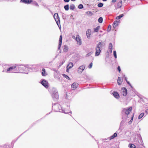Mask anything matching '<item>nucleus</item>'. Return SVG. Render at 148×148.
<instances>
[{
  "label": "nucleus",
  "mask_w": 148,
  "mask_h": 148,
  "mask_svg": "<svg viewBox=\"0 0 148 148\" xmlns=\"http://www.w3.org/2000/svg\"><path fill=\"white\" fill-rule=\"evenodd\" d=\"M103 1H106L107 0H102Z\"/></svg>",
  "instance_id": "nucleus-63"
},
{
  "label": "nucleus",
  "mask_w": 148,
  "mask_h": 148,
  "mask_svg": "<svg viewBox=\"0 0 148 148\" xmlns=\"http://www.w3.org/2000/svg\"><path fill=\"white\" fill-rule=\"evenodd\" d=\"M52 110L53 111L56 112H62L66 114H72V112L69 110H67L64 109L60 104L57 103H55L52 104Z\"/></svg>",
  "instance_id": "nucleus-2"
},
{
  "label": "nucleus",
  "mask_w": 148,
  "mask_h": 148,
  "mask_svg": "<svg viewBox=\"0 0 148 148\" xmlns=\"http://www.w3.org/2000/svg\"><path fill=\"white\" fill-rule=\"evenodd\" d=\"M86 13L90 16H92L93 15V13L90 11H88L86 12Z\"/></svg>",
  "instance_id": "nucleus-34"
},
{
  "label": "nucleus",
  "mask_w": 148,
  "mask_h": 148,
  "mask_svg": "<svg viewBox=\"0 0 148 148\" xmlns=\"http://www.w3.org/2000/svg\"><path fill=\"white\" fill-rule=\"evenodd\" d=\"M119 22V21H118L117 20L113 22L112 24V26L114 28V29L116 27L118 26V23Z\"/></svg>",
  "instance_id": "nucleus-21"
},
{
  "label": "nucleus",
  "mask_w": 148,
  "mask_h": 148,
  "mask_svg": "<svg viewBox=\"0 0 148 148\" xmlns=\"http://www.w3.org/2000/svg\"><path fill=\"white\" fill-rule=\"evenodd\" d=\"M40 120H38V121H36L34 123L32 124V126H30L29 127V129L27 130H26V131H25V132H24L23 133H22L21 135H20L17 138V140L20 137L21 135H23L24 133H25V132H26L29 129H30V128H31L38 121H39Z\"/></svg>",
  "instance_id": "nucleus-24"
},
{
  "label": "nucleus",
  "mask_w": 148,
  "mask_h": 148,
  "mask_svg": "<svg viewBox=\"0 0 148 148\" xmlns=\"http://www.w3.org/2000/svg\"><path fill=\"white\" fill-rule=\"evenodd\" d=\"M63 63H64V62H62L61 65H62L63 64Z\"/></svg>",
  "instance_id": "nucleus-64"
},
{
  "label": "nucleus",
  "mask_w": 148,
  "mask_h": 148,
  "mask_svg": "<svg viewBox=\"0 0 148 148\" xmlns=\"http://www.w3.org/2000/svg\"><path fill=\"white\" fill-rule=\"evenodd\" d=\"M75 8V6L73 4H72L70 5V8L71 10H74Z\"/></svg>",
  "instance_id": "nucleus-33"
},
{
  "label": "nucleus",
  "mask_w": 148,
  "mask_h": 148,
  "mask_svg": "<svg viewBox=\"0 0 148 148\" xmlns=\"http://www.w3.org/2000/svg\"><path fill=\"white\" fill-rule=\"evenodd\" d=\"M72 38L73 39H74V38L75 39V40L76 37L75 36H73L72 37Z\"/></svg>",
  "instance_id": "nucleus-59"
},
{
  "label": "nucleus",
  "mask_w": 148,
  "mask_h": 148,
  "mask_svg": "<svg viewBox=\"0 0 148 148\" xmlns=\"http://www.w3.org/2000/svg\"><path fill=\"white\" fill-rule=\"evenodd\" d=\"M116 0H112L111 2L113 3L116 2Z\"/></svg>",
  "instance_id": "nucleus-55"
},
{
  "label": "nucleus",
  "mask_w": 148,
  "mask_h": 148,
  "mask_svg": "<svg viewBox=\"0 0 148 148\" xmlns=\"http://www.w3.org/2000/svg\"><path fill=\"white\" fill-rule=\"evenodd\" d=\"M16 67L15 64L13 66H11L8 68L6 71V72L7 73H14L16 72Z\"/></svg>",
  "instance_id": "nucleus-6"
},
{
  "label": "nucleus",
  "mask_w": 148,
  "mask_h": 148,
  "mask_svg": "<svg viewBox=\"0 0 148 148\" xmlns=\"http://www.w3.org/2000/svg\"><path fill=\"white\" fill-rule=\"evenodd\" d=\"M122 0H120L117 3V8H121L122 5Z\"/></svg>",
  "instance_id": "nucleus-27"
},
{
  "label": "nucleus",
  "mask_w": 148,
  "mask_h": 148,
  "mask_svg": "<svg viewBox=\"0 0 148 148\" xmlns=\"http://www.w3.org/2000/svg\"><path fill=\"white\" fill-rule=\"evenodd\" d=\"M117 69L119 73H120L121 71V69L119 66H118L117 67Z\"/></svg>",
  "instance_id": "nucleus-50"
},
{
  "label": "nucleus",
  "mask_w": 148,
  "mask_h": 148,
  "mask_svg": "<svg viewBox=\"0 0 148 148\" xmlns=\"http://www.w3.org/2000/svg\"><path fill=\"white\" fill-rule=\"evenodd\" d=\"M16 67V72H14L15 73H26L24 71L27 68V64L24 65L22 64H15Z\"/></svg>",
  "instance_id": "nucleus-3"
},
{
  "label": "nucleus",
  "mask_w": 148,
  "mask_h": 148,
  "mask_svg": "<svg viewBox=\"0 0 148 148\" xmlns=\"http://www.w3.org/2000/svg\"><path fill=\"white\" fill-rule=\"evenodd\" d=\"M78 86V84L74 82L73 83L71 86V88L72 90H75L76 88Z\"/></svg>",
  "instance_id": "nucleus-22"
},
{
  "label": "nucleus",
  "mask_w": 148,
  "mask_h": 148,
  "mask_svg": "<svg viewBox=\"0 0 148 148\" xmlns=\"http://www.w3.org/2000/svg\"><path fill=\"white\" fill-rule=\"evenodd\" d=\"M121 93L123 96H126L127 93V88L125 87L122 88H121Z\"/></svg>",
  "instance_id": "nucleus-10"
},
{
  "label": "nucleus",
  "mask_w": 148,
  "mask_h": 148,
  "mask_svg": "<svg viewBox=\"0 0 148 148\" xmlns=\"http://www.w3.org/2000/svg\"><path fill=\"white\" fill-rule=\"evenodd\" d=\"M37 65H32L27 66V68L29 71H35L37 69Z\"/></svg>",
  "instance_id": "nucleus-8"
},
{
  "label": "nucleus",
  "mask_w": 148,
  "mask_h": 148,
  "mask_svg": "<svg viewBox=\"0 0 148 148\" xmlns=\"http://www.w3.org/2000/svg\"><path fill=\"white\" fill-rule=\"evenodd\" d=\"M68 47L66 45H65L64 46L63 51L65 52H66L68 51Z\"/></svg>",
  "instance_id": "nucleus-29"
},
{
  "label": "nucleus",
  "mask_w": 148,
  "mask_h": 148,
  "mask_svg": "<svg viewBox=\"0 0 148 148\" xmlns=\"http://www.w3.org/2000/svg\"><path fill=\"white\" fill-rule=\"evenodd\" d=\"M74 66L72 62H70L69 63L66 67L71 69Z\"/></svg>",
  "instance_id": "nucleus-25"
},
{
  "label": "nucleus",
  "mask_w": 148,
  "mask_h": 148,
  "mask_svg": "<svg viewBox=\"0 0 148 148\" xmlns=\"http://www.w3.org/2000/svg\"><path fill=\"white\" fill-rule=\"evenodd\" d=\"M56 23L58 26L59 29H61V26L60 24V22H57Z\"/></svg>",
  "instance_id": "nucleus-48"
},
{
  "label": "nucleus",
  "mask_w": 148,
  "mask_h": 148,
  "mask_svg": "<svg viewBox=\"0 0 148 148\" xmlns=\"http://www.w3.org/2000/svg\"><path fill=\"white\" fill-rule=\"evenodd\" d=\"M84 8L83 5L82 4H79L78 6V8L79 9H82Z\"/></svg>",
  "instance_id": "nucleus-46"
},
{
  "label": "nucleus",
  "mask_w": 148,
  "mask_h": 148,
  "mask_svg": "<svg viewBox=\"0 0 148 148\" xmlns=\"http://www.w3.org/2000/svg\"><path fill=\"white\" fill-rule=\"evenodd\" d=\"M58 73H59V72L56 71V73L54 74V76L55 78L57 79L58 81H60V79L58 74Z\"/></svg>",
  "instance_id": "nucleus-20"
},
{
  "label": "nucleus",
  "mask_w": 148,
  "mask_h": 148,
  "mask_svg": "<svg viewBox=\"0 0 148 148\" xmlns=\"http://www.w3.org/2000/svg\"><path fill=\"white\" fill-rule=\"evenodd\" d=\"M51 112H49V113H48V114H46V115H48V114H49L51 113Z\"/></svg>",
  "instance_id": "nucleus-62"
},
{
  "label": "nucleus",
  "mask_w": 148,
  "mask_h": 148,
  "mask_svg": "<svg viewBox=\"0 0 148 148\" xmlns=\"http://www.w3.org/2000/svg\"><path fill=\"white\" fill-rule=\"evenodd\" d=\"M124 16V14H121L119 16H117L116 17V19L117 20H119L122 17Z\"/></svg>",
  "instance_id": "nucleus-32"
},
{
  "label": "nucleus",
  "mask_w": 148,
  "mask_h": 148,
  "mask_svg": "<svg viewBox=\"0 0 148 148\" xmlns=\"http://www.w3.org/2000/svg\"><path fill=\"white\" fill-rule=\"evenodd\" d=\"M46 71L45 69L43 68L42 69L41 73L42 75L43 76H45L46 75L45 74Z\"/></svg>",
  "instance_id": "nucleus-30"
},
{
  "label": "nucleus",
  "mask_w": 148,
  "mask_h": 148,
  "mask_svg": "<svg viewBox=\"0 0 148 148\" xmlns=\"http://www.w3.org/2000/svg\"><path fill=\"white\" fill-rule=\"evenodd\" d=\"M75 40L77 42V44L79 45H82V42L81 41V39L78 34H77L76 36Z\"/></svg>",
  "instance_id": "nucleus-13"
},
{
  "label": "nucleus",
  "mask_w": 148,
  "mask_h": 148,
  "mask_svg": "<svg viewBox=\"0 0 148 148\" xmlns=\"http://www.w3.org/2000/svg\"><path fill=\"white\" fill-rule=\"evenodd\" d=\"M58 55H59V53L57 54H56V56L54 58H53V60H54L57 57Z\"/></svg>",
  "instance_id": "nucleus-52"
},
{
  "label": "nucleus",
  "mask_w": 148,
  "mask_h": 148,
  "mask_svg": "<svg viewBox=\"0 0 148 148\" xmlns=\"http://www.w3.org/2000/svg\"><path fill=\"white\" fill-rule=\"evenodd\" d=\"M103 18L102 17H100L98 19V21L100 23H102L103 22Z\"/></svg>",
  "instance_id": "nucleus-37"
},
{
  "label": "nucleus",
  "mask_w": 148,
  "mask_h": 148,
  "mask_svg": "<svg viewBox=\"0 0 148 148\" xmlns=\"http://www.w3.org/2000/svg\"><path fill=\"white\" fill-rule=\"evenodd\" d=\"M62 75L64 77H65V78H66L68 80H71L70 78L67 75L65 74H62Z\"/></svg>",
  "instance_id": "nucleus-40"
},
{
  "label": "nucleus",
  "mask_w": 148,
  "mask_h": 148,
  "mask_svg": "<svg viewBox=\"0 0 148 148\" xmlns=\"http://www.w3.org/2000/svg\"><path fill=\"white\" fill-rule=\"evenodd\" d=\"M91 29H88L86 32V35L88 38L89 39L91 35Z\"/></svg>",
  "instance_id": "nucleus-19"
},
{
  "label": "nucleus",
  "mask_w": 148,
  "mask_h": 148,
  "mask_svg": "<svg viewBox=\"0 0 148 148\" xmlns=\"http://www.w3.org/2000/svg\"><path fill=\"white\" fill-rule=\"evenodd\" d=\"M62 17L63 19L65 20L66 19V15L64 14H62Z\"/></svg>",
  "instance_id": "nucleus-49"
},
{
  "label": "nucleus",
  "mask_w": 148,
  "mask_h": 148,
  "mask_svg": "<svg viewBox=\"0 0 148 148\" xmlns=\"http://www.w3.org/2000/svg\"><path fill=\"white\" fill-rule=\"evenodd\" d=\"M127 82V84L128 85H130V84H131L130 83V82L129 81H127V82Z\"/></svg>",
  "instance_id": "nucleus-57"
},
{
  "label": "nucleus",
  "mask_w": 148,
  "mask_h": 148,
  "mask_svg": "<svg viewBox=\"0 0 148 148\" xmlns=\"http://www.w3.org/2000/svg\"><path fill=\"white\" fill-rule=\"evenodd\" d=\"M145 112L147 114H148V109H146L145 110Z\"/></svg>",
  "instance_id": "nucleus-56"
},
{
  "label": "nucleus",
  "mask_w": 148,
  "mask_h": 148,
  "mask_svg": "<svg viewBox=\"0 0 148 148\" xmlns=\"http://www.w3.org/2000/svg\"><path fill=\"white\" fill-rule=\"evenodd\" d=\"M111 26L110 25H108V28L107 29V31L108 32H109L111 31Z\"/></svg>",
  "instance_id": "nucleus-42"
},
{
  "label": "nucleus",
  "mask_w": 148,
  "mask_h": 148,
  "mask_svg": "<svg viewBox=\"0 0 148 148\" xmlns=\"http://www.w3.org/2000/svg\"><path fill=\"white\" fill-rule=\"evenodd\" d=\"M123 76L124 79H125V80L126 81V82H127V78L125 77V74H124L123 75Z\"/></svg>",
  "instance_id": "nucleus-51"
},
{
  "label": "nucleus",
  "mask_w": 148,
  "mask_h": 148,
  "mask_svg": "<svg viewBox=\"0 0 148 148\" xmlns=\"http://www.w3.org/2000/svg\"><path fill=\"white\" fill-rule=\"evenodd\" d=\"M3 72H6V70H3Z\"/></svg>",
  "instance_id": "nucleus-61"
},
{
  "label": "nucleus",
  "mask_w": 148,
  "mask_h": 148,
  "mask_svg": "<svg viewBox=\"0 0 148 148\" xmlns=\"http://www.w3.org/2000/svg\"><path fill=\"white\" fill-rule=\"evenodd\" d=\"M123 82V78L122 77H119L118 78L117 82L118 85H120Z\"/></svg>",
  "instance_id": "nucleus-23"
},
{
  "label": "nucleus",
  "mask_w": 148,
  "mask_h": 148,
  "mask_svg": "<svg viewBox=\"0 0 148 148\" xmlns=\"http://www.w3.org/2000/svg\"><path fill=\"white\" fill-rule=\"evenodd\" d=\"M132 91L134 92V91L135 90V89H134L133 88H132Z\"/></svg>",
  "instance_id": "nucleus-60"
},
{
  "label": "nucleus",
  "mask_w": 148,
  "mask_h": 148,
  "mask_svg": "<svg viewBox=\"0 0 148 148\" xmlns=\"http://www.w3.org/2000/svg\"><path fill=\"white\" fill-rule=\"evenodd\" d=\"M103 5V4L102 3H99L97 4V6L99 8L102 7Z\"/></svg>",
  "instance_id": "nucleus-43"
},
{
  "label": "nucleus",
  "mask_w": 148,
  "mask_h": 148,
  "mask_svg": "<svg viewBox=\"0 0 148 148\" xmlns=\"http://www.w3.org/2000/svg\"><path fill=\"white\" fill-rule=\"evenodd\" d=\"M100 29V26H98L96 28H94V31L95 32H97Z\"/></svg>",
  "instance_id": "nucleus-35"
},
{
  "label": "nucleus",
  "mask_w": 148,
  "mask_h": 148,
  "mask_svg": "<svg viewBox=\"0 0 148 148\" xmlns=\"http://www.w3.org/2000/svg\"><path fill=\"white\" fill-rule=\"evenodd\" d=\"M144 113L143 112L141 113L139 115L138 117V119H141L143 116L144 115Z\"/></svg>",
  "instance_id": "nucleus-39"
},
{
  "label": "nucleus",
  "mask_w": 148,
  "mask_h": 148,
  "mask_svg": "<svg viewBox=\"0 0 148 148\" xmlns=\"http://www.w3.org/2000/svg\"><path fill=\"white\" fill-rule=\"evenodd\" d=\"M92 66V62H91L88 65V67L89 69H90L91 68Z\"/></svg>",
  "instance_id": "nucleus-47"
},
{
  "label": "nucleus",
  "mask_w": 148,
  "mask_h": 148,
  "mask_svg": "<svg viewBox=\"0 0 148 148\" xmlns=\"http://www.w3.org/2000/svg\"><path fill=\"white\" fill-rule=\"evenodd\" d=\"M52 97L53 100L57 101L58 99L59 95L58 92L55 89H53V92L51 95Z\"/></svg>",
  "instance_id": "nucleus-5"
},
{
  "label": "nucleus",
  "mask_w": 148,
  "mask_h": 148,
  "mask_svg": "<svg viewBox=\"0 0 148 148\" xmlns=\"http://www.w3.org/2000/svg\"><path fill=\"white\" fill-rule=\"evenodd\" d=\"M137 138L135 137L134 138V143L136 145L140 144L145 148L143 143V140L140 134H137Z\"/></svg>",
  "instance_id": "nucleus-4"
},
{
  "label": "nucleus",
  "mask_w": 148,
  "mask_h": 148,
  "mask_svg": "<svg viewBox=\"0 0 148 148\" xmlns=\"http://www.w3.org/2000/svg\"><path fill=\"white\" fill-rule=\"evenodd\" d=\"M53 16L56 22V23H57V22H60V17L58 15V14L57 13H55Z\"/></svg>",
  "instance_id": "nucleus-15"
},
{
  "label": "nucleus",
  "mask_w": 148,
  "mask_h": 148,
  "mask_svg": "<svg viewBox=\"0 0 148 148\" xmlns=\"http://www.w3.org/2000/svg\"><path fill=\"white\" fill-rule=\"evenodd\" d=\"M113 55L114 58L116 59L117 58L116 52L115 50H114L113 52Z\"/></svg>",
  "instance_id": "nucleus-44"
},
{
  "label": "nucleus",
  "mask_w": 148,
  "mask_h": 148,
  "mask_svg": "<svg viewBox=\"0 0 148 148\" xmlns=\"http://www.w3.org/2000/svg\"><path fill=\"white\" fill-rule=\"evenodd\" d=\"M105 46V43L104 42L101 41L99 42L97 44V46L99 47L101 49L104 48Z\"/></svg>",
  "instance_id": "nucleus-12"
},
{
  "label": "nucleus",
  "mask_w": 148,
  "mask_h": 148,
  "mask_svg": "<svg viewBox=\"0 0 148 148\" xmlns=\"http://www.w3.org/2000/svg\"><path fill=\"white\" fill-rule=\"evenodd\" d=\"M117 136V134L116 132L114 133L113 135L109 137L108 138H105L103 139V140H106L108 139H109L110 140L114 138L115 137H116Z\"/></svg>",
  "instance_id": "nucleus-16"
},
{
  "label": "nucleus",
  "mask_w": 148,
  "mask_h": 148,
  "mask_svg": "<svg viewBox=\"0 0 148 148\" xmlns=\"http://www.w3.org/2000/svg\"><path fill=\"white\" fill-rule=\"evenodd\" d=\"M66 72L69 73V70L70 69L69 68H68L67 67H66Z\"/></svg>",
  "instance_id": "nucleus-53"
},
{
  "label": "nucleus",
  "mask_w": 148,
  "mask_h": 148,
  "mask_svg": "<svg viewBox=\"0 0 148 148\" xmlns=\"http://www.w3.org/2000/svg\"><path fill=\"white\" fill-rule=\"evenodd\" d=\"M140 100L143 103H145L146 99L145 98L140 97Z\"/></svg>",
  "instance_id": "nucleus-38"
},
{
  "label": "nucleus",
  "mask_w": 148,
  "mask_h": 148,
  "mask_svg": "<svg viewBox=\"0 0 148 148\" xmlns=\"http://www.w3.org/2000/svg\"><path fill=\"white\" fill-rule=\"evenodd\" d=\"M32 4L35 6H36L37 7H39V5L36 1H33V2H32Z\"/></svg>",
  "instance_id": "nucleus-41"
},
{
  "label": "nucleus",
  "mask_w": 148,
  "mask_h": 148,
  "mask_svg": "<svg viewBox=\"0 0 148 148\" xmlns=\"http://www.w3.org/2000/svg\"><path fill=\"white\" fill-rule=\"evenodd\" d=\"M40 83L45 88H47L49 87V84L48 82L44 79H42L40 81Z\"/></svg>",
  "instance_id": "nucleus-7"
},
{
  "label": "nucleus",
  "mask_w": 148,
  "mask_h": 148,
  "mask_svg": "<svg viewBox=\"0 0 148 148\" xmlns=\"http://www.w3.org/2000/svg\"><path fill=\"white\" fill-rule=\"evenodd\" d=\"M93 53V52L92 51L89 52L86 55V57H88L90 56Z\"/></svg>",
  "instance_id": "nucleus-45"
},
{
  "label": "nucleus",
  "mask_w": 148,
  "mask_h": 148,
  "mask_svg": "<svg viewBox=\"0 0 148 148\" xmlns=\"http://www.w3.org/2000/svg\"><path fill=\"white\" fill-rule=\"evenodd\" d=\"M85 66L86 65L85 64H83L80 66L77 69V72L79 74L82 73L84 70Z\"/></svg>",
  "instance_id": "nucleus-9"
},
{
  "label": "nucleus",
  "mask_w": 148,
  "mask_h": 148,
  "mask_svg": "<svg viewBox=\"0 0 148 148\" xmlns=\"http://www.w3.org/2000/svg\"><path fill=\"white\" fill-rule=\"evenodd\" d=\"M128 147L129 148H136V146L134 144L131 143H130L129 144Z\"/></svg>",
  "instance_id": "nucleus-28"
},
{
  "label": "nucleus",
  "mask_w": 148,
  "mask_h": 148,
  "mask_svg": "<svg viewBox=\"0 0 148 148\" xmlns=\"http://www.w3.org/2000/svg\"><path fill=\"white\" fill-rule=\"evenodd\" d=\"M132 107H130L127 108H124L122 109L121 113L122 115V120L121 121L120 124V127L118 131L120 130L121 131L123 129V125L124 123L126 122V117H127V115L129 114L132 111Z\"/></svg>",
  "instance_id": "nucleus-1"
},
{
  "label": "nucleus",
  "mask_w": 148,
  "mask_h": 148,
  "mask_svg": "<svg viewBox=\"0 0 148 148\" xmlns=\"http://www.w3.org/2000/svg\"><path fill=\"white\" fill-rule=\"evenodd\" d=\"M64 8L66 11H68L69 9V4H67L64 6Z\"/></svg>",
  "instance_id": "nucleus-36"
},
{
  "label": "nucleus",
  "mask_w": 148,
  "mask_h": 148,
  "mask_svg": "<svg viewBox=\"0 0 148 148\" xmlns=\"http://www.w3.org/2000/svg\"><path fill=\"white\" fill-rule=\"evenodd\" d=\"M114 97L116 99H119L120 98V95L119 93L116 91H113L112 93Z\"/></svg>",
  "instance_id": "nucleus-18"
},
{
  "label": "nucleus",
  "mask_w": 148,
  "mask_h": 148,
  "mask_svg": "<svg viewBox=\"0 0 148 148\" xmlns=\"http://www.w3.org/2000/svg\"><path fill=\"white\" fill-rule=\"evenodd\" d=\"M129 86H130V87L132 88H133V87L132 86V85L130 84V85H129Z\"/></svg>",
  "instance_id": "nucleus-58"
},
{
  "label": "nucleus",
  "mask_w": 148,
  "mask_h": 148,
  "mask_svg": "<svg viewBox=\"0 0 148 148\" xmlns=\"http://www.w3.org/2000/svg\"><path fill=\"white\" fill-rule=\"evenodd\" d=\"M109 49L110 52L111 53L112 51V44L111 43H109Z\"/></svg>",
  "instance_id": "nucleus-26"
},
{
  "label": "nucleus",
  "mask_w": 148,
  "mask_h": 148,
  "mask_svg": "<svg viewBox=\"0 0 148 148\" xmlns=\"http://www.w3.org/2000/svg\"><path fill=\"white\" fill-rule=\"evenodd\" d=\"M64 1L65 2L68 3L69 1L70 0H64Z\"/></svg>",
  "instance_id": "nucleus-54"
},
{
  "label": "nucleus",
  "mask_w": 148,
  "mask_h": 148,
  "mask_svg": "<svg viewBox=\"0 0 148 148\" xmlns=\"http://www.w3.org/2000/svg\"><path fill=\"white\" fill-rule=\"evenodd\" d=\"M95 56H98L99 55L100 53H101V49H100V48L96 46L95 49Z\"/></svg>",
  "instance_id": "nucleus-11"
},
{
  "label": "nucleus",
  "mask_w": 148,
  "mask_h": 148,
  "mask_svg": "<svg viewBox=\"0 0 148 148\" xmlns=\"http://www.w3.org/2000/svg\"><path fill=\"white\" fill-rule=\"evenodd\" d=\"M62 35H60V36L59 39V44L58 47V50H60V48L61 47L62 42Z\"/></svg>",
  "instance_id": "nucleus-17"
},
{
  "label": "nucleus",
  "mask_w": 148,
  "mask_h": 148,
  "mask_svg": "<svg viewBox=\"0 0 148 148\" xmlns=\"http://www.w3.org/2000/svg\"><path fill=\"white\" fill-rule=\"evenodd\" d=\"M134 114H133L132 116L131 117V119L128 122V124L129 125H130L132 124V123L133 121V119H134Z\"/></svg>",
  "instance_id": "nucleus-31"
},
{
  "label": "nucleus",
  "mask_w": 148,
  "mask_h": 148,
  "mask_svg": "<svg viewBox=\"0 0 148 148\" xmlns=\"http://www.w3.org/2000/svg\"><path fill=\"white\" fill-rule=\"evenodd\" d=\"M32 2H33V0H20V3L27 4H30Z\"/></svg>",
  "instance_id": "nucleus-14"
}]
</instances>
